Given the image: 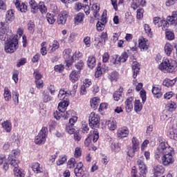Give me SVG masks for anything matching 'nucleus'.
Here are the masks:
<instances>
[{
	"label": "nucleus",
	"instance_id": "obj_1",
	"mask_svg": "<svg viewBox=\"0 0 177 177\" xmlns=\"http://www.w3.org/2000/svg\"><path fill=\"white\" fill-rule=\"evenodd\" d=\"M158 141L160 145L156 151L155 157L160 164L168 167L175 162V151L164 140L159 138Z\"/></svg>",
	"mask_w": 177,
	"mask_h": 177
},
{
	"label": "nucleus",
	"instance_id": "obj_2",
	"mask_svg": "<svg viewBox=\"0 0 177 177\" xmlns=\"http://www.w3.org/2000/svg\"><path fill=\"white\" fill-rule=\"evenodd\" d=\"M176 62L172 59H165L159 65V69L163 73H175Z\"/></svg>",
	"mask_w": 177,
	"mask_h": 177
},
{
	"label": "nucleus",
	"instance_id": "obj_3",
	"mask_svg": "<svg viewBox=\"0 0 177 177\" xmlns=\"http://www.w3.org/2000/svg\"><path fill=\"white\" fill-rule=\"evenodd\" d=\"M19 48V40L17 37H14L5 44V51L6 53H13Z\"/></svg>",
	"mask_w": 177,
	"mask_h": 177
},
{
	"label": "nucleus",
	"instance_id": "obj_4",
	"mask_svg": "<svg viewBox=\"0 0 177 177\" xmlns=\"http://www.w3.org/2000/svg\"><path fill=\"white\" fill-rule=\"evenodd\" d=\"M48 138V128L42 127L38 135L35 138V145H44L46 142Z\"/></svg>",
	"mask_w": 177,
	"mask_h": 177
},
{
	"label": "nucleus",
	"instance_id": "obj_5",
	"mask_svg": "<svg viewBox=\"0 0 177 177\" xmlns=\"http://www.w3.org/2000/svg\"><path fill=\"white\" fill-rule=\"evenodd\" d=\"M137 163L140 169V173L137 176L135 171H133L131 172V177H146V174H147V167L145 165L143 158H141L140 159H138L137 160Z\"/></svg>",
	"mask_w": 177,
	"mask_h": 177
},
{
	"label": "nucleus",
	"instance_id": "obj_6",
	"mask_svg": "<svg viewBox=\"0 0 177 177\" xmlns=\"http://www.w3.org/2000/svg\"><path fill=\"white\" fill-rule=\"evenodd\" d=\"M88 121L89 125L92 128H97V127L100 125V118L99 117V115L95 113L94 112H92L90 114Z\"/></svg>",
	"mask_w": 177,
	"mask_h": 177
},
{
	"label": "nucleus",
	"instance_id": "obj_7",
	"mask_svg": "<svg viewBox=\"0 0 177 177\" xmlns=\"http://www.w3.org/2000/svg\"><path fill=\"white\" fill-rule=\"evenodd\" d=\"M139 140L136 137L132 138V149H129L127 152L129 157H133L135 152L139 150Z\"/></svg>",
	"mask_w": 177,
	"mask_h": 177
},
{
	"label": "nucleus",
	"instance_id": "obj_8",
	"mask_svg": "<svg viewBox=\"0 0 177 177\" xmlns=\"http://www.w3.org/2000/svg\"><path fill=\"white\" fill-rule=\"evenodd\" d=\"M68 17V12L66 10L62 11L58 15V18L57 19V24H61L62 26H64V24H66V22L67 21Z\"/></svg>",
	"mask_w": 177,
	"mask_h": 177
},
{
	"label": "nucleus",
	"instance_id": "obj_9",
	"mask_svg": "<svg viewBox=\"0 0 177 177\" xmlns=\"http://www.w3.org/2000/svg\"><path fill=\"white\" fill-rule=\"evenodd\" d=\"M71 52H72L71 48H67L63 51V56L66 60V66H68V68H70V65L68 64V63H71L73 59V53H71Z\"/></svg>",
	"mask_w": 177,
	"mask_h": 177
},
{
	"label": "nucleus",
	"instance_id": "obj_10",
	"mask_svg": "<svg viewBox=\"0 0 177 177\" xmlns=\"http://www.w3.org/2000/svg\"><path fill=\"white\" fill-rule=\"evenodd\" d=\"M164 172H165V169L161 165L154 166L152 169V173L155 177L161 176Z\"/></svg>",
	"mask_w": 177,
	"mask_h": 177
},
{
	"label": "nucleus",
	"instance_id": "obj_11",
	"mask_svg": "<svg viewBox=\"0 0 177 177\" xmlns=\"http://www.w3.org/2000/svg\"><path fill=\"white\" fill-rule=\"evenodd\" d=\"M129 135V129L127 127H122L118 129L117 137L118 139H124V138H127Z\"/></svg>",
	"mask_w": 177,
	"mask_h": 177
},
{
	"label": "nucleus",
	"instance_id": "obj_12",
	"mask_svg": "<svg viewBox=\"0 0 177 177\" xmlns=\"http://www.w3.org/2000/svg\"><path fill=\"white\" fill-rule=\"evenodd\" d=\"M138 46L141 52H145L149 49V45L147 44V39L141 37L138 39Z\"/></svg>",
	"mask_w": 177,
	"mask_h": 177
},
{
	"label": "nucleus",
	"instance_id": "obj_13",
	"mask_svg": "<svg viewBox=\"0 0 177 177\" xmlns=\"http://www.w3.org/2000/svg\"><path fill=\"white\" fill-rule=\"evenodd\" d=\"M59 48H60V44L57 40H54L48 45V53H54V52H56V50L59 49Z\"/></svg>",
	"mask_w": 177,
	"mask_h": 177
},
{
	"label": "nucleus",
	"instance_id": "obj_14",
	"mask_svg": "<svg viewBox=\"0 0 177 177\" xmlns=\"http://www.w3.org/2000/svg\"><path fill=\"white\" fill-rule=\"evenodd\" d=\"M132 70H133V77L134 78L133 80V85H135V82L136 81V77H138V74H139V71L140 70V68H139V63L138 62H133L131 65Z\"/></svg>",
	"mask_w": 177,
	"mask_h": 177
},
{
	"label": "nucleus",
	"instance_id": "obj_15",
	"mask_svg": "<svg viewBox=\"0 0 177 177\" xmlns=\"http://www.w3.org/2000/svg\"><path fill=\"white\" fill-rule=\"evenodd\" d=\"M14 3L17 10L24 13L27 12V6L23 3H20V0H14Z\"/></svg>",
	"mask_w": 177,
	"mask_h": 177
},
{
	"label": "nucleus",
	"instance_id": "obj_16",
	"mask_svg": "<svg viewBox=\"0 0 177 177\" xmlns=\"http://www.w3.org/2000/svg\"><path fill=\"white\" fill-rule=\"evenodd\" d=\"M152 93L154 95L155 97L157 99H160V97H162V93H161V87L158 85H154L152 88Z\"/></svg>",
	"mask_w": 177,
	"mask_h": 177
},
{
	"label": "nucleus",
	"instance_id": "obj_17",
	"mask_svg": "<svg viewBox=\"0 0 177 177\" xmlns=\"http://www.w3.org/2000/svg\"><path fill=\"white\" fill-rule=\"evenodd\" d=\"M84 165L82 162H80L77 163L76 167L74 169V174L75 176L80 177L84 174V169H82Z\"/></svg>",
	"mask_w": 177,
	"mask_h": 177
},
{
	"label": "nucleus",
	"instance_id": "obj_18",
	"mask_svg": "<svg viewBox=\"0 0 177 177\" xmlns=\"http://www.w3.org/2000/svg\"><path fill=\"white\" fill-rule=\"evenodd\" d=\"M132 102H133V97H130L125 101L127 113H131V111L133 110V105L132 104Z\"/></svg>",
	"mask_w": 177,
	"mask_h": 177
},
{
	"label": "nucleus",
	"instance_id": "obj_19",
	"mask_svg": "<svg viewBox=\"0 0 177 177\" xmlns=\"http://www.w3.org/2000/svg\"><path fill=\"white\" fill-rule=\"evenodd\" d=\"M32 169L35 174H42L44 167L39 162H35L32 165Z\"/></svg>",
	"mask_w": 177,
	"mask_h": 177
},
{
	"label": "nucleus",
	"instance_id": "obj_20",
	"mask_svg": "<svg viewBox=\"0 0 177 177\" xmlns=\"http://www.w3.org/2000/svg\"><path fill=\"white\" fill-rule=\"evenodd\" d=\"M6 26L3 25V22L0 24V39L1 41H5L6 39Z\"/></svg>",
	"mask_w": 177,
	"mask_h": 177
},
{
	"label": "nucleus",
	"instance_id": "obj_21",
	"mask_svg": "<svg viewBox=\"0 0 177 177\" xmlns=\"http://www.w3.org/2000/svg\"><path fill=\"white\" fill-rule=\"evenodd\" d=\"M15 20V11L13 10H9L6 15V23H12Z\"/></svg>",
	"mask_w": 177,
	"mask_h": 177
},
{
	"label": "nucleus",
	"instance_id": "obj_22",
	"mask_svg": "<svg viewBox=\"0 0 177 177\" xmlns=\"http://www.w3.org/2000/svg\"><path fill=\"white\" fill-rule=\"evenodd\" d=\"M1 127L6 132L9 133L12 131V122L9 120H6L3 122L1 123Z\"/></svg>",
	"mask_w": 177,
	"mask_h": 177
},
{
	"label": "nucleus",
	"instance_id": "obj_23",
	"mask_svg": "<svg viewBox=\"0 0 177 177\" xmlns=\"http://www.w3.org/2000/svg\"><path fill=\"white\" fill-rule=\"evenodd\" d=\"M41 97L44 103H49V102H51L53 99V97L49 95V91L47 90L43 91Z\"/></svg>",
	"mask_w": 177,
	"mask_h": 177
},
{
	"label": "nucleus",
	"instance_id": "obj_24",
	"mask_svg": "<svg viewBox=\"0 0 177 177\" xmlns=\"http://www.w3.org/2000/svg\"><path fill=\"white\" fill-rule=\"evenodd\" d=\"M167 21H169L170 24L176 26L177 24V11H174L171 17H167Z\"/></svg>",
	"mask_w": 177,
	"mask_h": 177
},
{
	"label": "nucleus",
	"instance_id": "obj_25",
	"mask_svg": "<svg viewBox=\"0 0 177 177\" xmlns=\"http://www.w3.org/2000/svg\"><path fill=\"white\" fill-rule=\"evenodd\" d=\"M82 57V53L80 51H75L73 54H72V59L71 62H68V64L71 66L75 60H78V59H81Z\"/></svg>",
	"mask_w": 177,
	"mask_h": 177
},
{
	"label": "nucleus",
	"instance_id": "obj_26",
	"mask_svg": "<svg viewBox=\"0 0 177 177\" xmlns=\"http://www.w3.org/2000/svg\"><path fill=\"white\" fill-rule=\"evenodd\" d=\"M69 78L71 82H77L80 79V73L77 72V71H73L69 75Z\"/></svg>",
	"mask_w": 177,
	"mask_h": 177
},
{
	"label": "nucleus",
	"instance_id": "obj_27",
	"mask_svg": "<svg viewBox=\"0 0 177 177\" xmlns=\"http://www.w3.org/2000/svg\"><path fill=\"white\" fill-rule=\"evenodd\" d=\"M175 84H176V78L173 80L165 79L162 82V85L164 86H167V88H169V86H174Z\"/></svg>",
	"mask_w": 177,
	"mask_h": 177
},
{
	"label": "nucleus",
	"instance_id": "obj_28",
	"mask_svg": "<svg viewBox=\"0 0 177 177\" xmlns=\"http://www.w3.org/2000/svg\"><path fill=\"white\" fill-rule=\"evenodd\" d=\"M99 103H100V98L99 97H94L90 101V104L92 109H96L99 106Z\"/></svg>",
	"mask_w": 177,
	"mask_h": 177
},
{
	"label": "nucleus",
	"instance_id": "obj_29",
	"mask_svg": "<svg viewBox=\"0 0 177 177\" xmlns=\"http://www.w3.org/2000/svg\"><path fill=\"white\" fill-rule=\"evenodd\" d=\"M29 6L32 13L35 14L38 12V4L34 0H30L29 1Z\"/></svg>",
	"mask_w": 177,
	"mask_h": 177
},
{
	"label": "nucleus",
	"instance_id": "obj_30",
	"mask_svg": "<svg viewBox=\"0 0 177 177\" xmlns=\"http://www.w3.org/2000/svg\"><path fill=\"white\" fill-rule=\"evenodd\" d=\"M87 64L90 68H93V67L96 66V57H95V56L93 55H91L90 57H88L87 60Z\"/></svg>",
	"mask_w": 177,
	"mask_h": 177
},
{
	"label": "nucleus",
	"instance_id": "obj_31",
	"mask_svg": "<svg viewBox=\"0 0 177 177\" xmlns=\"http://www.w3.org/2000/svg\"><path fill=\"white\" fill-rule=\"evenodd\" d=\"M122 92H124V88H122V87H120L118 89V91H115L113 93L114 100H115L116 102H118V100H120L121 97H122Z\"/></svg>",
	"mask_w": 177,
	"mask_h": 177
},
{
	"label": "nucleus",
	"instance_id": "obj_32",
	"mask_svg": "<svg viewBox=\"0 0 177 177\" xmlns=\"http://www.w3.org/2000/svg\"><path fill=\"white\" fill-rule=\"evenodd\" d=\"M68 107V101L64 100L63 102H61L58 104V110L59 111H66V109Z\"/></svg>",
	"mask_w": 177,
	"mask_h": 177
},
{
	"label": "nucleus",
	"instance_id": "obj_33",
	"mask_svg": "<svg viewBox=\"0 0 177 177\" xmlns=\"http://www.w3.org/2000/svg\"><path fill=\"white\" fill-rule=\"evenodd\" d=\"M111 149L113 153H118L121 150V145L118 142H113L111 145Z\"/></svg>",
	"mask_w": 177,
	"mask_h": 177
},
{
	"label": "nucleus",
	"instance_id": "obj_34",
	"mask_svg": "<svg viewBox=\"0 0 177 177\" xmlns=\"http://www.w3.org/2000/svg\"><path fill=\"white\" fill-rule=\"evenodd\" d=\"M85 17V15H84V13L82 12H79L77 15H75V23L76 24H78L80 23H82V21H84V19Z\"/></svg>",
	"mask_w": 177,
	"mask_h": 177
},
{
	"label": "nucleus",
	"instance_id": "obj_35",
	"mask_svg": "<svg viewBox=\"0 0 177 177\" xmlns=\"http://www.w3.org/2000/svg\"><path fill=\"white\" fill-rule=\"evenodd\" d=\"M172 50H174V46H172L169 43H167L165 46V53L167 56H171Z\"/></svg>",
	"mask_w": 177,
	"mask_h": 177
},
{
	"label": "nucleus",
	"instance_id": "obj_36",
	"mask_svg": "<svg viewBox=\"0 0 177 177\" xmlns=\"http://www.w3.org/2000/svg\"><path fill=\"white\" fill-rule=\"evenodd\" d=\"M46 20L49 24H55L56 21V17H55V15L53 14L48 12L46 14Z\"/></svg>",
	"mask_w": 177,
	"mask_h": 177
},
{
	"label": "nucleus",
	"instance_id": "obj_37",
	"mask_svg": "<svg viewBox=\"0 0 177 177\" xmlns=\"http://www.w3.org/2000/svg\"><path fill=\"white\" fill-rule=\"evenodd\" d=\"M143 106L140 100H136L134 102V110L138 113V111H141Z\"/></svg>",
	"mask_w": 177,
	"mask_h": 177
},
{
	"label": "nucleus",
	"instance_id": "obj_38",
	"mask_svg": "<svg viewBox=\"0 0 177 177\" xmlns=\"http://www.w3.org/2000/svg\"><path fill=\"white\" fill-rule=\"evenodd\" d=\"M118 72H112L109 75L108 78L111 81V82H116L117 80H118Z\"/></svg>",
	"mask_w": 177,
	"mask_h": 177
},
{
	"label": "nucleus",
	"instance_id": "obj_39",
	"mask_svg": "<svg viewBox=\"0 0 177 177\" xmlns=\"http://www.w3.org/2000/svg\"><path fill=\"white\" fill-rule=\"evenodd\" d=\"M160 27H162V30L163 31H167L168 27H169V23L168 22V20L162 19L160 22Z\"/></svg>",
	"mask_w": 177,
	"mask_h": 177
},
{
	"label": "nucleus",
	"instance_id": "obj_40",
	"mask_svg": "<svg viewBox=\"0 0 177 177\" xmlns=\"http://www.w3.org/2000/svg\"><path fill=\"white\" fill-rule=\"evenodd\" d=\"M8 161H10V165L14 167V168H19V160L12 158L10 155L8 156Z\"/></svg>",
	"mask_w": 177,
	"mask_h": 177
},
{
	"label": "nucleus",
	"instance_id": "obj_41",
	"mask_svg": "<svg viewBox=\"0 0 177 177\" xmlns=\"http://www.w3.org/2000/svg\"><path fill=\"white\" fill-rule=\"evenodd\" d=\"M14 175L17 177H24L26 176L24 171L19 169V167L14 168Z\"/></svg>",
	"mask_w": 177,
	"mask_h": 177
},
{
	"label": "nucleus",
	"instance_id": "obj_42",
	"mask_svg": "<svg viewBox=\"0 0 177 177\" xmlns=\"http://www.w3.org/2000/svg\"><path fill=\"white\" fill-rule=\"evenodd\" d=\"M92 9L94 13V16H97L99 11L100 10V4L98 3H95L92 6Z\"/></svg>",
	"mask_w": 177,
	"mask_h": 177
},
{
	"label": "nucleus",
	"instance_id": "obj_43",
	"mask_svg": "<svg viewBox=\"0 0 177 177\" xmlns=\"http://www.w3.org/2000/svg\"><path fill=\"white\" fill-rule=\"evenodd\" d=\"M4 99L6 102H9L10 99H12V94L10 93V91L9 88H4Z\"/></svg>",
	"mask_w": 177,
	"mask_h": 177
},
{
	"label": "nucleus",
	"instance_id": "obj_44",
	"mask_svg": "<svg viewBox=\"0 0 177 177\" xmlns=\"http://www.w3.org/2000/svg\"><path fill=\"white\" fill-rule=\"evenodd\" d=\"M108 127L110 131H115V129H117V122L115 121V120L109 121L108 123Z\"/></svg>",
	"mask_w": 177,
	"mask_h": 177
},
{
	"label": "nucleus",
	"instance_id": "obj_45",
	"mask_svg": "<svg viewBox=\"0 0 177 177\" xmlns=\"http://www.w3.org/2000/svg\"><path fill=\"white\" fill-rule=\"evenodd\" d=\"M176 107L177 106L175 102L171 101L167 104V110H169V111H175V110H176Z\"/></svg>",
	"mask_w": 177,
	"mask_h": 177
},
{
	"label": "nucleus",
	"instance_id": "obj_46",
	"mask_svg": "<svg viewBox=\"0 0 177 177\" xmlns=\"http://www.w3.org/2000/svg\"><path fill=\"white\" fill-rule=\"evenodd\" d=\"M119 63H125L128 60V53H122L121 56L118 57Z\"/></svg>",
	"mask_w": 177,
	"mask_h": 177
},
{
	"label": "nucleus",
	"instance_id": "obj_47",
	"mask_svg": "<svg viewBox=\"0 0 177 177\" xmlns=\"http://www.w3.org/2000/svg\"><path fill=\"white\" fill-rule=\"evenodd\" d=\"M39 114L40 115H46V106L44 104H39Z\"/></svg>",
	"mask_w": 177,
	"mask_h": 177
},
{
	"label": "nucleus",
	"instance_id": "obj_48",
	"mask_svg": "<svg viewBox=\"0 0 177 177\" xmlns=\"http://www.w3.org/2000/svg\"><path fill=\"white\" fill-rule=\"evenodd\" d=\"M84 66H85V64H84V61L82 60H80L75 64V68L79 71H81V70H83Z\"/></svg>",
	"mask_w": 177,
	"mask_h": 177
},
{
	"label": "nucleus",
	"instance_id": "obj_49",
	"mask_svg": "<svg viewBox=\"0 0 177 177\" xmlns=\"http://www.w3.org/2000/svg\"><path fill=\"white\" fill-rule=\"evenodd\" d=\"M54 117L56 120H60V118L64 119V111H57L54 113Z\"/></svg>",
	"mask_w": 177,
	"mask_h": 177
},
{
	"label": "nucleus",
	"instance_id": "obj_50",
	"mask_svg": "<svg viewBox=\"0 0 177 177\" xmlns=\"http://www.w3.org/2000/svg\"><path fill=\"white\" fill-rule=\"evenodd\" d=\"M66 131L69 135H73L75 132V129H74V125L68 124L66 127Z\"/></svg>",
	"mask_w": 177,
	"mask_h": 177
},
{
	"label": "nucleus",
	"instance_id": "obj_51",
	"mask_svg": "<svg viewBox=\"0 0 177 177\" xmlns=\"http://www.w3.org/2000/svg\"><path fill=\"white\" fill-rule=\"evenodd\" d=\"M101 66H102V64L99 63L97 66V71H95V78H99L103 74V71H102V69L100 68Z\"/></svg>",
	"mask_w": 177,
	"mask_h": 177
},
{
	"label": "nucleus",
	"instance_id": "obj_52",
	"mask_svg": "<svg viewBox=\"0 0 177 177\" xmlns=\"http://www.w3.org/2000/svg\"><path fill=\"white\" fill-rule=\"evenodd\" d=\"M46 41H44L41 43V48L40 50L42 56H45L48 53V52H49L48 51V48H46Z\"/></svg>",
	"mask_w": 177,
	"mask_h": 177
},
{
	"label": "nucleus",
	"instance_id": "obj_53",
	"mask_svg": "<svg viewBox=\"0 0 177 177\" xmlns=\"http://www.w3.org/2000/svg\"><path fill=\"white\" fill-rule=\"evenodd\" d=\"M38 10L41 12V13H46V10L48 9L46 8V6H45V4L44 2H40L38 5Z\"/></svg>",
	"mask_w": 177,
	"mask_h": 177
},
{
	"label": "nucleus",
	"instance_id": "obj_54",
	"mask_svg": "<svg viewBox=\"0 0 177 177\" xmlns=\"http://www.w3.org/2000/svg\"><path fill=\"white\" fill-rule=\"evenodd\" d=\"M144 30H145L147 35H148V37H151V35H153V34L151 32V28L150 27V26H149V24H145Z\"/></svg>",
	"mask_w": 177,
	"mask_h": 177
},
{
	"label": "nucleus",
	"instance_id": "obj_55",
	"mask_svg": "<svg viewBox=\"0 0 177 177\" xmlns=\"http://www.w3.org/2000/svg\"><path fill=\"white\" fill-rule=\"evenodd\" d=\"M19 93L16 91H14L12 93V99H13L14 104H16V105L19 104Z\"/></svg>",
	"mask_w": 177,
	"mask_h": 177
},
{
	"label": "nucleus",
	"instance_id": "obj_56",
	"mask_svg": "<svg viewBox=\"0 0 177 177\" xmlns=\"http://www.w3.org/2000/svg\"><path fill=\"white\" fill-rule=\"evenodd\" d=\"M76 92H77V86L74 85L73 86L72 91L68 90V91H66V96H70V95L72 96H74V95H75Z\"/></svg>",
	"mask_w": 177,
	"mask_h": 177
},
{
	"label": "nucleus",
	"instance_id": "obj_57",
	"mask_svg": "<svg viewBox=\"0 0 177 177\" xmlns=\"http://www.w3.org/2000/svg\"><path fill=\"white\" fill-rule=\"evenodd\" d=\"M73 115H75V111L73 110H70L66 111V113L64 112V120H67V118H71Z\"/></svg>",
	"mask_w": 177,
	"mask_h": 177
},
{
	"label": "nucleus",
	"instance_id": "obj_58",
	"mask_svg": "<svg viewBox=\"0 0 177 177\" xmlns=\"http://www.w3.org/2000/svg\"><path fill=\"white\" fill-rule=\"evenodd\" d=\"M75 164H77V162H75V159L71 158L67 163L68 168H74L75 167Z\"/></svg>",
	"mask_w": 177,
	"mask_h": 177
},
{
	"label": "nucleus",
	"instance_id": "obj_59",
	"mask_svg": "<svg viewBox=\"0 0 177 177\" xmlns=\"http://www.w3.org/2000/svg\"><path fill=\"white\" fill-rule=\"evenodd\" d=\"M82 129L83 133H88V131H89V127H88V123H86L85 122H82Z\"/></svg>",
	"mask_w": 177,
	"mask_h": 177
},
{
	"label": "nucleus",
	"instance_id": "obj_60",
	"mask_svg": "<svg viewBox=\"0 0 177 177\" xmlns=\"http://www.w3.org/2000/svg\"><path fill=\"white\" fill-rule=\"evenodd\" d=\"M169 137L170 139H173L174 140H177V133L176 130H171L169 131Z\"/></svg>",
	"mask_w": 177,
	"mask_h": 177
},
{
	"label": "nucleus",
	"instance_id": "obj_61",
	"mask_svg": "<svg viewBox=\"0 0 177 177\" xmlns=\"http://www.w3.org/2000/svg\"><path fill=\"white\" fill-rule=\"evenodd\" d=\"M67 161V157L60 156L58 160L57 161V165H63L64 162Z\"/></svg>",
	"mask_w": 177,
	"mask_h": 177
},
{
	"label": "nucleus",
	"instance_id": "obj_62",
	"mask_svg": "<svg viewBox=\"0 0 177 177\" xmlns=\"http://www.w3.org/2000/svg\"><path fill=\"white\" fill-rule=\"evenodd\" d=\"M166 38L168 39V41H172L175 39V35H174V32L167 31L165 33Z\"/></svg>",
	"mask_w": 177,
	"mask_h": 177
},
{
	"label": "nucleus",
	"instance_id": "obj_63",
	"mask_svg": "<svg viewBox=\"0 0 177 177\" xmlns=\"http://www.w3.org/2000/svg\"><path fill=\"white\" fill-rule=\"evenodd\" d=\"M66 91L61 89L58 94V98L59 100H63V99H66Z\"/></svg>",
	"mask_w": 177,
	"mask_h": 177
},
{
	"label": "nucleus",
	"instance_id": "obj_64",
	"mask_svg": "<svg viewBox=\"0 0 177 177\" xmlns=\"http://www.w3.org/2000/svg\"><path fill=\"white\" fill-rule=\"evenodd\" d=\"M111 63H112V64H118V63H120V60L118 59V55H113L111 57Z\"/></svg>",
	"mask_w": 177,
	"mask_h": 177
}]
</instances>
